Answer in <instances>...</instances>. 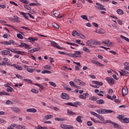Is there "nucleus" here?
Returning a JSON list of instances; mask_svg holds the SVG:
<instances>
[{"label":"nucleus","mask_w":129,"mask_h":129,"mask_svg":"<svg viewBox=\"0 0 129 129\" xmlns=\"http://www.w3.org/2000/svg\"><path fill=\"white\" fill-rule=\"evenodd\" d=\"M101 44V42L93 40H88L86 42V45L88 46L89 47H92V45H100Z\"/></svg>","instance_id":"obj_1"},{"label":"nucleus","mask_w":129,"mask_h":129,"mask_svg":"<svg viewBox=\"0 0 129 129\" xmlns=\"http://www.w3.org/2000/svg\"><path fill=\"white\" fill-rule=\"evenodd\" d=\"M96 6H95V8L98 10H100V11H106V9L104 8L103 5L99 4V3H96Z\"/></svg>","instance_id":"obj_2"},{"label":"nucleus","mask_w":129,"mask_h":129,"mask_svg":"<svg viewBox=\"0 0 129 129\" xmlns=\"http://www.w3.org/2000/svg\"><path fill=\"white\" fill-rule=\"evenodd\" d=\"M128 93V89L126 87H123L122 89V96L124 97L125 95H127Z\"/></svg>","instance_id":"obj_3"},{"label":"nucleus","mask_w":129,"mask_h":129,"mask_svg":"<svg viewBox=\"0 0 129 129\" xmlns=\"http://www.w3.org/2000/svg\"><path fill=\"white\" fill-rule=\"evenodd\" d=\"M51 45L54 48H57V49H62L63 48L61 47L60 46L58 45V43H56L53 41H50Z\"/></svg>","instance_id":"obj_4"},{"label":"nucleus","mask_w":129,"mask_h":129,"mask_svg":"<svg viewBox=\"0 0 129 129\" xmlns=\"http://www.w3.org/2000/svg\"><path fill=\"white\" fill-rule=\"evenodd\" d=\"M74 57H76L77 58L81 57V54L82 52L80 51H74Z\"/></svg>","instance_id":"obj_5"},{"label":"nucleus","mask_w":129,"mask_h":129,"mask_svg":"<svg viewBox=\"0 0 129 129\" xmlns=\"http://www.w3.org/2000/svg\"><path fill=\"white\" fill-rule=\"evenodd\" d=\"M60 97L62 98V99H66V100H69V95L67 94L66 93H62L60 95Z\"/></svg>","instance_id":"obj_6"},{"label":"nucleus","mask_w":129,"mask_h":129,"mask_svg":"<svg viewBox=\"0 0 129 129\" xmlns=\"http://www.w3.org/2000/svg\"><path fill=\"white\" fill-rule=\"evenodd\" d=\"M75 82L78 83L79 85H82V86H85V85H86V83H85L84 82H83L80 79L75 80Z\"/></svg>","instance_id":"obj_7"},{"label":"nucleus","mask_w":129,"mask_h":129,"mask_svg":"<svg viewBox=\"0 0 129 129\" xmlns=\"http://www.w3.org/2000/svg\"><path fill=\"white\" fill-rule=\"evenodd\" d=\"M87 96H89V94H88V93L81 94L79 96V98H81V99H86Z\"/></svg>","instance_id":"obj_8"},{"label":"nucleus","mask_w":129,"mask_h":129,"mask_svg":"<svg viewBox=\"0 0 129 129\" xmlns=\"http://www.w3.org/2000/svg\"><path fill=\"white\" fill-rule=\"evenodd\" d=\"M106 81L108 82L109 84H114V79L107 77L106 78Z\"/></svg>","instance_id":"obj_9"},{"label":"nucleus","mask_w":129,"mask_h":129,"mask_svg":"<svg viewBox=\"0 0 129 129\" xmlns=\"http://www.w3.org/2000/svg\"><path fill=\"white\" fill-rule=\"evenodd\" d=\"M106 121L109 123H112V124H113L114 128H118V124L110 120H107Z\"/></svg>","instance_id":"obj_10"},{"label":"nucleus","mask_w":129,"mask_h":129,"mask_svg":"<svg viewBox=\"0 0 129 129\" xmlns=\"http://www.w3.org/2000/svg\"><path fill=\"white\" fill-rule=\"evenodd\" d=\"M12 110L14 111V112H16V113H19V112H21V110H20V108H17V107H12L11 108Z\"/></svg>","instance_id":"obj_11"},{"label":"nucleus","mask_w":129,"mask_h":129,"mask_svg":"<svg viewBox=\"0 0 129 129\" xmlns=\"http://www.w3.org/2000/svg\"><path fill=\"white\" fill-rule=\"evenodd\" d=\"M7 50H9V51H10V52H12V53H15V54H17L18 53V50H17V48H7Z\"/></svg>","instance_id":"obj_12"},{"label":"nucleus","mask_w":129,"mask_h":129,"mask_svg":"<svg viewBox=\"0 0 129 129\" xmlns=\"http://www.w3.org/2000/svg\"><path fill=\"white\" fill-rule=\"evenodd\" d=\"M92 83H94V84H96L97 85H99L100 86H102L103 85V83L101 82H98L97 81H93Z\"/></svg>","instance_id":"obj_13"},{"label":"nucleus","mask_w":129,"mask_h":129,"mask_svg":"<svg viewBox=\"0 0 129 129\" xmlns=\"http://www.w3.org/2000/svg\"><path fill=\"white\" fill-rule=\"evenodd\" d=\"M26 111L27 112H37V109L34 108H32L27 109L26 110Z\"/></svg>","instance_id":"obj_14"},{"label":"nucleus","mask_w":129,"mask_h":129,"mask_svg":"<svg viewBox=\"0 0 129 129\" xmlns=\"http://www.w3.org/2000/svg\"><path fill=\"white\" fill-rule=\"evenodd\" d=\"M11 52L10 50H4L2 51V55H9Z\"/></svg>","instance_id":"obj_15"},{"label":"nucleus","mask_w":129,"mask_h":129,"mask_svg":"<svg viewBox=\"0 0 129 129\" xmlns=\"http://www.w3.org/2000/svg\"><path fill=\"white\" fill-rule=\"evenodd\" d=\"M28 40L30 41V42H35V41H38V38L37 37H29Z\"/></svg>","instance_id":"obj_16"},{"label":"nucleus","mask_w":129,"mask_h":129,"mask_svg":"<svg viewBox=\"0 0 129 129\" xmlns=\"http://www.w3.org/2000/svg\"><path fill=\"white\" fill-rule=\"evenodd\" d=\"M44 118H45V119L46 120H48V119H50V118H53V116L52 115L48 114L45 115L44 117Z\"/></svg>","instance_id":"obj_17"},{"label":"nucleus","mask_w":129,"mask_h":129,"mask_svg":"<svg viewBox=\"0 0 129 129\" xmlns=\"http://www.w3.org/2000/svg\"><path fill=\"white\" fill-rule=\"evenodd\" d=\"M72 36H73L74 37H75V36H77L78 37V35H79V33H78L77 32V31L76 30H74L73 31V32H72Z\"/></svg>","instance_id":"obj_18"},{"label":"nucleus","mask_w":129,"mask_h":129,"mask_svg":"<svg viewBox=\"0 0 129 129\" xmlns=\"http://www.w3.org/2000/svg\"><path fill=\"white\" fill-rule=\"evenodd\" d=\"M116 12H117V14L120 15H122L124 14V13L123 12V11H122V10L121 9H118L116 11Z\"/></svg>","instance_id":"obj_19"},{"label":"nucleus","mask_w":129,"mask_h":129,"mask_svg":"<svg viewBox=\"0 0 129 129\" xmlns=\"http://www.w3.org/2000/svg\"><path fill=\"white\" fill-rule=\"evenodd\" d=\"M55 120L56 121H64L66 120V119L65 118H59V117H56L54 118Z\"/></svg>","instance_id":"obj_20"},{"label":"nucleus","mask_w":129,"mask_h":129,"mask_svg":"<svg viewBox=\"0 0 129 129\" xmlns=\"http://www.w3.org/2000/svg\"><path fill=\"white\" fill-rule=\"evenodd\" d=\"M96 32L98 34H104L105 33V31L103 30V29H99V30H96Z\"/></svg>","instance_id":"obj_21"},{"label":"nucleus","mask_w":129,"mask_h":129,"mask_svg":"<svg viewBox=\"0 0 129 129\" xmlns=\"http://www.w3.org/2000/svg\"><path fill=\"white\" fill-rule=\"evenodd\" d=\"M81 116H78L76 120L79 122V123H82V120H81Z\"/></svg>","instance_id":"obj_22"},{"label":"nucleus","mask_w":129,"mask_h":129,"mask_svg":"<svg viewBox=\"0 0 129 129\" xmlns=\"http://www.w3.org/2000/svg\"><path fill=\"white\" fill-rule=\"evenodd\" d=\"M41 73L42 74H51V73H52V72L48 70H44L42 71Z\"/></svg>","instance_id":"obj_23"},{"label":"nucleus","mask_w":129,"mask_h":129,"mask_svg":"<svg viewBox=\"0 0 129 129\" xmlns=\"http://www.w3.org/2000/svg\"><path fill=\"white\" fill-rule=\"evenodd\" d=\"M124 117H123L122 115H119L117 117V118L122 122L123 121V119H124Z\"/></svg>","instance_id":"obj_24"},{"label":"nucleus","mask_w":129,"mask_h":129,"mask_svg":"<svg viewBox=\"0 0 129 129\" xmlns=\"http://www.w3.org/2000/svg\"><path fill=\"white\" fill-rule=\"evenodd\" d=\"M53 14L54 16H55V17H56V18H58V16L60 15V13H59V12H58L57 11H53Z\"/></svg>","instance_id":"obj_25"},{"label":"nucleus","mask_w":129,"mask_h":129,"mask_svg":"<svg viewBox=\"0 0 129 129\" xmlns=\"http://www.w3.org/2000/svg\"><path fill=\"white\" fill-rule=\"evenodd\" d=\"M96 102L98 104H104V101L102 99H100V100H97Z\"/></svg>","instance_id":"obj_26"},{"label":"nucleus","mask_w":129,"mask_h":129,"mask_svg":"<svg viewBox=\"0 0 129 129\" xmlns=\"http://www.w3.org/2000/svg\"><path fill=\"white\" fill-rule=\"evenodd\" d=\"M36 129H48V127L46 126H41L40 125H38L37 126L35 127Z\"/></svg>","instance_id":"obj_27"},{"label":"nucleus","mask_w":129,"mask_h":129,"mask_svg":"<svg viewBox=\"0 0 129 129\" xmlns=\"http://www.w3.org/2000/svg\"><path fill=\"white\" fill-rule=\"evenodd\" d=\"M81 104L80 102L77 101L76 102H74V104H73V106H75V107H77V105H81Z\"/></svg>","instance_id":"obj_28"},{"label":"nucleus","mask_w":129,"mask_h":129,"mask_svg":"<svg viewBox=\"0 0 129 129\" xmlns=\"http://www.w3.org/2000/svg\"><path fill=\"white\" fill-rule=\"evenodd\" d=\"M104 113H112L113 111L112 110H108V109H104Z\"/></svg>","instance_id":"obj_29"},{"label":"nucleus","mask_w":129,"mask_h":129,"mask_svg":"<svg viewBox=\"0 0 129 129\" xmlns=\"http://www.w3.org/2000/svg\"><path fill=\"white\" fill-rule=\"evenodd\" d=\"M21 14L22 15V16H23L25 19H26V20H29V17L27 16V13H25V12H21Z\"/></svg>","instance_id":"obj_30"},{"label":"nucleus","mask_w":129,"mask_h":129,"mask_svg":"<svg viewBox=\"0 0 129 129\" xmlns=\"http://www.w3.org/2000/svg\"><path fill=\"white\" fill-rule=\"evenodd\" d=\"M124 123H129V118L125 117L123 119V122Z\"/></svg>","instance_id":"obj_31"},{"label":"nucleus","mask_w":129,"mask_h":129,"mask_svg":"<svg viewBox=\"0 0 129 129\" xmlns=\"http://www.w3.org/2000/svg\"><path fill=\"white\" fill-rule=\"evenodd\" d=\"M107 46L108 47H113V43L107 40Z\"/></svg>","instance_id":"obj_32"},{"label":"nucleus","mask_w":129,"mask_h":129,"mask_svg":"<svg viewBox=\"0 0 129 129\" xmlns=\"http://www.w3.org/2000/svg\"><path fill=\"white\" fill-rule=\"evenodd\" d=\"M97 117H98L100 120H101V121H104V118H103V116L100 115V114H99Z\"/></svg>","instance_id":"obj_33"},{"label":"nucleus","mask_w":129,"mask_h":129,"mask_svg":"<svg viewBox=\"0 0 129 129\" xmlns=\"http://www.w3.org/2000/svg\"><path fill=\"white\" fill-rule=\"evenodd\" d=\"M29 6H30L31 7H33L34 6H36V7H39V6H41V4H37V3H30L29 4Z\"/></svg>","instance_id":"obj_34"},{"label":"nucleus","mask_w":129,"mask_h":129,"mask_svg":"<svg viewBox=\"0 0 129 129\" xmlns=\"http://www.w3.org/2000/svg\"><path fill=\"white\" fill-rule=\"evenodd\" d=\"M97 112L98 113H100V114H104V109H98L97 110Z\"/></svg>","instance_id":"obj_35"},{"label":"nucleus","mask_w":129,"mask_h":129,"mask_svg":"<svg viewBox=\"0 0 129 129\" xmlns=\"http://www.w3.org/2000/svg\"><path fill=\"white\" fill-rule=\"evenodd\" d=\"M83 51H84V52H86L87 53L90 52V50H89V49L87 48V47L85 46L83 48Z\"/></svg>","instance_id":"obj_36"},{"label":"nucleus","mask_w":129,"mask_h":129,"mask_svg":"<svg viewBox=\"0 0 129 129\" xmlns=\"http://www.w3.org/2000/svg\"><path fill=\"white\" fill-rule=\"evenodd\" d=\"M27 44L25 42H21V45H19L18 47H21V48H24V47H26Z\"/></svg>","instance_id":"obj_37"},{"label":"nucleus","mask_w":129,"mask_h":129,"mask_svg":"<svg viewBox=\"0 0 129 129\" xmlns=\"http://www.w3.org/2000/svg\"><path fill=\"white\" fill-rule=\"evenodd\" d=\"M119 74L120 75V76H125V75H128V72H124V73L119 72Z\"/></svg>","instance_id":"obj_38"},{"label":"nucleus","mask_w":129,"mask_h":129,"mask_svg":"<svg viewBox=\"0 0 129 129\" xmlns=\"http://www.w3.org/2000/svg\"><path fill=\"white\" fill-rule=\"evenodd\" d=\"M21 3H23V4H25V5H28V4H30V2L27 0H19Z\"/></svg>","instance_id":"obj_39"},{"label":"nucleus","mask_w":129,"mask_h":129,"mask_svg":"<svg viewBox=\"0 0 129 129\" xmlns=\"http://www.w3.org/2000/svg\"><path fill=\"white\" fill-rule=\"evenodd\" d=\"M16 127V128H18V129H23V128H25V127H26V126L19 125L17 126Z\"/></svg>","instance_id":"obj_40"},{"label":"nucleus","mask_w":129,"mask_h":129,"mask_svg":"<svg viewBox=\"0 0 129 129\" xmlns=\"http://www.w3.org/2000/svg\"><path fill=\"white\" fill-rule=\"evenodd\" d=\"M120 38H122V39H123L124 40H125V41H126V42H128V43H129V39L128 38H127V37H126L123 35H120Z\"/></svg>","instance_id":"obj_41"},{"label":"nucleus","mask_w":129,"mask_h":129,"mask_svg":"<svg viewBox=\"0 0 129 129\" xmlns=\"http://www.w3.org/2000/svg\"><path fill=\"white\" fill-rule=\"evenodd\" d=\"M17 38H18V39H21V40H23V39H24V36H23V35H22V34L20 33L17 34Z\"/></svg>","instance_id":"obj_42"},{"label":"nucleus","mask_w":129,"mask_h":129,"mask_svg":"<svg viewBox=\"0 0 129 129\" xmlns=\"http://www.w3.org/2000/svg\"><path fill=\"white\" fill-rule=\"evenodd\" d=\"M48 83L50 84V85L53 86V87H56V86H57V85H56V84L53 82H49Z\"/></svg>","instance_id":"obj_43"},{"label":"nucleus","mask_w":129,"mask_h":129,"mask_svg":"<svg viewBox=\"0 0 129 129\" xmlns=\"http://www.w3.org/2000/svg\"><path fill=\"white\" fill-rule=\"evenodd\" d=\"M81 18H82L83 20H86V21H89L88 18H87V16L86 15H81Z\"/></svg>","instance_id":"obj_44"},{"label":"nucleus","mask_w":129,"mask_h":129,"mask_svg":"<svg viewBox=\"0 0 129 129\" xmlns=\"http://www.w3.org/2000/svg\"><path fill=\"white\" fill-rule=\"evenodd\" d=\"M97 97H94V96H93V97H91V98H90V100H92L93 101H97Z\"/></svg>","instance_id":"obj_45"},{"label":"nucleus","mask_w":129,"mask_h":129,"mask_svg":"<svg viewBox=\"0 0 129 129\" xmlns=\"http://www.w3.org/2000/svg\"><path fill=\"white\" fill-rule=\"evenodd\" d=\"M31 92H33V93H35V94H38L39 93V91H37L35 89H31Z\"/></svg>","instance_id":"obj_46"},{"label":"nucleus","mask_w":129,"mask_h":129,"mask_svg":"<svg viewBox=\"0 0 129 129\" xmlns=\"http://www.w3.org/2000/svg\"><path fill=\"white\" fill-rule=\"evenodd\" d=\"M24 81H26V82H28V83H29L31 84V83H33V82L32 81V80H30V79H24Z\"/></svg>","instance_id":"obj_47"},{"label":"nucleus","mask_w":129,"mask_h":129,"mask_svg":"<svg viewBox=\"0 0 129 129\" xmlns=\"http://www.w3.org/2000/svg\"><path fill=\"white\" fill-rule=\"evenodd\" d=\"M70 85L72 87H76V85L75 84V83H74L73 81H70Z\"/></svg>","instance_id":"obj_48"},{"label":"nucleus","mask_w":129,"mask_h":129,"mask_svg":"<svg viewBox=\"0 0 129 129\" xmlns=\"http://www.w3.org/2000/svg\"><path fill=\"white\" fill-rule=\"evenodd\" d=\"M13 90L14 91V89H13V88H12V87H9V88L7 89V92H12L13 91Z\"/></svg>","instance_id":"obj_49"},{"label":"nucleus","mask_w":129,"mask_h":129,"mask_svg":"<svg viewBox=\"0 0 129 129\" xmlns=\"http://www.w3.org/2000/svg\"><path fill=\"white\" fill-rule=\"evenodd\" d=\"M52 27H53V28H54L55 29H59V28H60L59 25L57 24H54L53 25H52Z\"/></svg>","instance_id":"obj_50"},{"label":"nucleus","mask_w":129,"mask_h":129,"mask_svg":"<svg viewBox=\"0 0 129 129\" xmlns=\"http://www.w3.org/2000/svg\"><path fill=\"white\" fill-rule=\"evenodd\" d=\"M24 8L26 9V10H28V11H31V7H30V5H24Z\"/></svg>","instance_id":"obj_51"},{"label":"nucleus","mask_w":129,"mask_h":129,"mask_svg":"<svg viewBox=\"0 0 129 129\" xmlns=\"http://www.w3.org/2000/svg\"><path fill=\"white\" fill-rule=\"evenodd\" d=\"M68 114H69V115H75L76 114L75 112H73L70 111H68Z\"/></svg>","instance_id":"obj_52"},{"label":"nucleus","mask_w":129,"mask_h":129,"mask_svg":"<svg viewBox=\"0 0 129 129\" xmlns=\"http://www.w3.org/2000/svg\"><path fill=\"white\" fill-rule=\"evenodd\" d=\"M91 114H92V115H94V116H96V117H97V116L99 115V114H97L94 111L91 112Z\"/></svg>","instance_id":"obj_53"},{"label":"nucleus","mask_w":129,"mask_h":129,"mask_svg":"<svg viewBox=\"0 0 129 129\" xmlns=\"http://www.w3.org/2000/svg\"><path fill=\"white\" fill-rule=\"evenodd\" d=\"M78 37H80V38H81L82 39H85V36L83 35L81 33H79Z\"/></svg>","instance_id":"obj_54"},{"label":"nucleus","mask_w":129,"mask_h":129,"mask_svg":"<svg viewBox=\"0 0 129 129\" xmlns=\"http://www.w3.org/2000/svg\"><path fill=\"white\" fill-rule=\"evenodd\" d=\"M1 44H4V45H6V46H8V45H11V43L9 42V41H6L4 42H1Z\"/></svg>","instance_id":"obj_55"},{"label":"nucleus","mask_w":129,"mask_h":129,"mask_svg":"<svg viewBox=\"0 0 129 129\" xmlns=\"http://www.w3.org/2000/svg\"><path fill=\"white\" fill-rule=\"evenodd\" d=\"M97 65H98V66H100V67H104V64L100 63L99 61H97Z\"/></svg>","instance_id":"obj_56"},{"label":"nucleus","mask_w":129,"mask_h":129,"mask_svg":"<svg viewBox=\"0 0 129 129\" xmlns=\"http://www.w3.org/2000/svg\"><path fill=\"white\" fill-rule=\"evenodd\" d=\"M19 55H24L25 54V52L24 51H18L17 53Z\"/></svg>","instance_id":"obj_57"},{"label":"nucleus","mask_w":129,"mask_h":129,"mask_svg":"<svg viewBox=\"0 0 129 129\" xmlns=\"http://www.w3.org/2000/svg\"><path fill=\"white\" fill-rule=\"evenodd\" d=\"M67 129H74V127L72 125H67Z\"/></svg>","instance_id":"obj_58"},{"label":"nucleus","mask_w":129,"mask_h":129,"mask_svg":"<svg viewBox=\"0 0 129 129\" xmlns=\"http://www.w3.org/2000/svg\"><path fill=\"white\" fill-rule=\"evenodd\" d=\"M33 50L34 52H38V51H40L41 50V48L40 47L34 48Z\"/></svg>","instance_id":"obj_59"},{"label":"nucleus","mask_w":129,"mask_h":129,"mask_svg":"<svg viewBox=\"0 0 129 129\" xmlns=\"http://www.w3.org/2000/svg\"><path fill=\"white\" fill-rule=\"evenodd\" d=\"M60 127L63 129H67V125L62 124L60 125Z\"/></svg>","instance_id":"obj_60"},{"label":"nucleus","mask_w":129,"mask_h":129,"mask_svg":"<svg viewBox=\"0 0 129 129\" xmlns=\"http://www.w3.org/2000/svg\"><path fill=\"white\" fill-rule=\"evenodd\" d=\"M27 71L29 72V73H32V72H34V70L32 69H27Z\"/></svg>","instance_id":"obj_61"},{"label":"nucleus","mask_w":129,"mask_h":129,"mask_svg":"<svg viewBox=\"0 0 129 129\" xmlns=\"http://www.w3.org/2000/svg\"><path fill=\"white\" fill-rule=\"evenodd\" d=\"M22 29H24V30H26V31H31V29L30 28L26 27L25 26L21 27Z\"/></svg>","instance_id":"obj_62"},{"label":"nucleus","mask_w":129,"mask_h":129,"mask_svg":"<svg viewBox=\"0 0 129 129\" xmlns=\"http://www.w3.org/2000/svg\"><path fill=\"white\" fill-rule=\"evenodd\" d=\"M6 104H13V102H12L11 100H8L6 102Z\"/></svg>","instance_id":"obj_63"},{"label":"nucleus","mask_w":129,"mask_h":129,"mask_svg":"<svg viewBox=\"0 0 129 129\" xmlns=\"http://www.w3.org/2000/svg\"><path fill=\"white\" fill-rule=\"evenodd\" d=\"M92 124H93V123L91 121H89L87 122V125H88V126H91V125H92Z\"/></svg>","instance_id":"obj_64"}]
</instances>
